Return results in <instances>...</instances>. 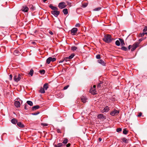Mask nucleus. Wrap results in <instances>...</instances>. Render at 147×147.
<instances>
[{"mask_svg":"<svg viewBox=\"0 0 147 147\" xmlns=\"http://www.w3.org/2000/svg\"><path fill=\"white\" fill-rule=\"evenodd\" d=\"M145 38H142L139 40V41L140 42L142 41V40H144Z\"/></svg>","mask_w":147,"mask_h":147,"instance_id":"obj_48","label":"nucleus"},{"mask_svg":"<svg viewBox=\"0 0 147 147\" xmlns=\"http://www.w3.org/2000/svg\"><path fill=\"white\" fill-rule=\"evenodd\" d=\"M40 107L39 105H36L33 107L32 108V110H35L37 109H39Z\"/></svg>","mask_w":147,"mask_h":147,"instance_id":"obj_19","label":"nucleus"},{"mask_svg":"<svg viewBox=\"0 0 147 147\" xmlns=\"http://www.w3.org/2000/svg\"><path fill=\"white\" fill-rule=\"evenodd\" d=\"M11 122L13 124H16L17 123V120L15 119H13L11 121Z\"/></svg>","mask_w":147,"mask_h":147,"instance_id":"obj_22","label":"nucleus"},{"mask_svg":"<svg viewBox=\"0 0 147 147\" xmlns=\"http://www.w3.org/2000/svg\"><path fill=\"white\" fill-rule=\"evenodd\" d=\"M122 141L125 143H128L129 141V139H127L125 138H123L121 139Z\"/></svg>","mask_w":147,"mask_h":147,"instance_id":"obj_13","label":"nucleus"},{"mask_svg":"<svg viewBox=\"0 0 147 147\" xmlns=\"http://www.w3.org/2000/svg\"><path fill=\"white\" fill-rule=\"evenodd\" d=\"M119 40L120 41V42H121V46H123L125 45V43L124 42V40L123 39L121 38H119Z\"/></svg>","mask_w":147,"mask_h":147,"instance_id":"obj_17","label":"nucleus"},{"mask_svg":"<svg viewBox=\"0 0 147 147\" xmlns=\"http://www.w3.org/2000/svg\"><path fill=\"white\" fill-rule=\"evenodd\" d=\"M62 145V143H59L58 144H57L55 145V147H61Z\"/></svg>","mask_w":147,"mask_h":147,"instance_id":"obj_30","label":"nucleus"},{"mask_svg":"<svg viewBox=\"0 0 147 147\" xmlns=\"http://www.w3.org/2000/svg\"><path fill=\"white\" fill-rule=\"evenodd\" d=\"M63 60H61L59 62V63H62L63 61Z\"/></svg>","mask_w":147,"mask_h":147,"instance_id":"obj_56","label":"nucleus"},{"mask_svg":"<svg viewBox=\"0 0 147 147\" xmlns=\"http://www.w3.org/2000/svg\"><path fill=\"white\" fill-rule=\"evenodd\" d=\"M138 43H134L132 46V48L131 49V51H134L138 47Z\"/></svg>","mask_w":147,"mask_h":147,"instance_id":"obj_9","label":"nucleus"},{"mask_svg":"<svg viewBox=\"0 0 147 147\" xmlns=\"http://www.w3.org/2000/svg\"><path fill=\"white\" fill-rule=\"evenodd\" d=\"M145 34L147 35V32H145Z\"/></svg>","mask_w":147,"mask_h":147,"instance_id":"obj_59","label":"nucleus"},{"mask_svg":"<svg viewBox=\"0 0 147 147\" xmlns=\"http://www.w3.org/2000/svg\"><path fill=\"white\" fill-rule=\"evenodd\" d=\"M80 24L78 23L75 26L76 27H79L80 26Z\"/></svg>","mask_w":147,"mask_h":147,"instance_id":"obj_47","label":"nucleus"},{"mask_svg":"<svg viewBox=\"0 0 147 147\" xmlns=\"http://www.w3.org/2000/svg\"><path fill=\"white\" fill-rule=\"evenodd\" d=\"M99 141L100 142L102 140V139L101 138H99L98 139Z\"/></svg>","mask_w":147,"mask_h":147,"instance_id":"obj_55","label":"nucleus"},{"mask_svg":"<svg viewBox=\"0 0 147 147\" xmlns=\"http://www.w3.org/2000/svg\"><path fill=\"white\" fill-rule=\"evenodd\" d=\"M144 34H145L144 32H143L142 33H141L139 35V36L140 37H142L144 36Z\"/></svg>","mask_w":147,"mask_h":147,"instance_id":"obj_39","label":"nucleus"},{"mask_svg":"<svg viewBox=\"0 0 147 147\" xmlns=\"http://www.w3.org/2000/svg\"><path fill=\"white\" fill-rule=\"evenodd\" d=\"M21 79V76L20 74H18V76L15 75L14 76L13 79L15 82H18Z\"/></svg>","mask_w":147,"mask_h":147,"instance_id":"obj_2","label":"nucleus"},{"mask_svg":"<svg viewBox=\"0 0 147 147\" xmlns=\"http://www.w3.org/2000/svg\"><path fill=\"white\" fill-rule=\"evenodd\" d=\"M68 142V140L67 139H64L62 143L64 144H66Z\"/></svg>","mask_w":147,"mask_h":147,"instance_id":"obj_35","label":"nucleus"},{"mask_svg":"<svg viewBox=\"0 0 147 147\" xmlns=\"http://www.w3.org/2000/svg\"><path fill=\"white\" fill-rule=\"evenodd\" d=\"M14 105L16 107H19L20 106V104L19 101L16 100L14 102Z\"/></svg>","mask_w":147,"mask_h":147,"instance_id":"obj_11","label":"nucleus"},{"mask_svg":"<svg viewBox=\"0 0 147 147\" xmlns=\"http://www.w3.org/2000/svg\"><path fill=\"white\" fill-rule=\"evenodd\" d=\"M121 49L124 51H127V48L125 47H123L121 48Z\"/></svg>","mask_w":147,"mask_h":147,"instance_id":"obj_37","label":"nucleus"},{"mask_svg":"<svg viewBox=\"0 0 147 147\" xmlns=\"http://www.w3.org/2000/svg\"><path fill=\"white\" fill-rule=\"evenodd\" d=\"M90 92L93 94H95L96 93V89L94 88H92L90 90Z\"/></svg>","mask_w":147,"mask_h":147,"instance_id":"obj_12","label":"nucleus"},{"mask_svg":"<svg viewBox=\"0 0 147 147\" xmlns=\"http://www.w3.org/2000/svg\"><path fill=\"white\" fill-rule=\"evenodd\" d=\"M31 8L33 10H34V8L33 7H31Z\"/></svg>","mask_w":147,"mask_h":147,"instance_id":"obj_58","label":"nucleus"},{"mask_svg":"<svg viewBox=\"0 0 147 147\" xmlns=\"http://www.w3.org/2000/svg\"><path fill=\"white\" fill-rule=\"evenodd\" d=\"M74 56V54H72L70 56H69L68 58L69 59H72Z\"/></svg>","mask_w":147,"mask_h":147,"instance_id":"obj_34","label":"nucleus"},{"mask_svg":"<svg viewBox=\"0 0 147 147\" xmlns=\"http://www.w3.org/2000/svg\"><path fill=\"white\" fill-rule=\"evenodd\" d=\"M17 125L20 127L22 128L24 127V125L21 122H18L17 123Z\"/></svg>","mask_w":147,"mask_h":147,"instance_id":"obj_21","label":"nucleus"},{"mask_svg":"<svg viewBox=\"0 0 147 147\" xmlns=\"http://www.w3.org/2000/svg\"><path fill=\"white\" fill-rule=\"evenodd\" d=\"M12 76L11 74L9 76V79L10 80H11L12 79Z\"/></svg>","mask_w":147,"mask_h":147,"instance_id":"obj_45","label":"nucleus"},{"mask_svg":"<svg viewBox=\"0 0 147 147\" xmlns=\"http://www.w3.org/2000/svg\"><path fill=\"white\" fill-rule=\"evenodd\" d=\"M109 110V107L108 106H107L103 109H101V111L102 112L104 113L105 112H108Z\"/></svg>","mask_w":147,"mask_h":147,"instance_id":"obj_10","label":"nucleus"},{"mask_svg":"<svg viewBox=\"0 0 147 147\" xmlns=\"http://www.w3.org/2000/svg\"><path fill=\"white\" fill-rule=\"evenodd\" d=\"M34 73V71L32 69H31L30 71V72L29 73V74L31 76H32L33 75V74Z\"/></svg>","mask_w":147,"mask_h":147,"instance_id":"obj_27","label":"nucleus"},{"mask_svg":"<svg viewBox=\"0 0 147 147\" xmlns=\"http://www.w3.org/2000/svg\"><path fill=\"white\" fill-rule=\"evenodd\" d=\"M63 96V94L61 93H59L57 95V98H62Z\"/></svg>","mask_w":147,"mask_h":147,"instance_id":"obj_25","label":"nucleus"},{"mask_svg":"<svg viewBox=\"0 0 147 147\" xmlns=\"http://www.w3.org/2000/svg\"><path fill=\"white\" fill-rule=\"evenodd\" d=\"M96 58L98 59H100V55H98L96 56Z\"/></svg>","mask_w":147,"mask_h":147,"instance_id":"obj_40","label":"nucleus"},{"mask_svg":"<svg viewBox=\"0 0 147 147\" xmlns=\"http://www.w3.org/2000/svg\"><path fill=\"white\" fill-rule=\"evenodd\" d=\"M66 5L65 3L64 2H62L59 3L58 5L60 9H63L65 7Z\"/></svg>","mask_w":147,"mask_h":147,"instance_id":"obj_5","label":"nucleus"},{"mask_svg":"<svg viewBox=\"0 0 147 147\" xmlns=\"http://www.w3.org/2000/svg\"><path fill=\"white\" fill-rule=\"evenodd\" d=\"M49 87V85L47 83L45 84L43 86V88L45 90H47Z\"/></svg>","mask_w":147,"mask_h":147,"instance_id":"obj_18","label":"nucleus"},{"mask_svg":"<svg viewBox=\"0 0 147 147\" xmlns=\"http://www.w3.org/2000/svg\"><path fill=\"white\" fill-rule=\"evenodd\" d=\"M49 7L51 8L53 10V11L57 10H58V9L57 7L55 6H53L51 4L49 5Z\"/></svg>","mask_w":147,"mask_h":147,"instance_id":"obj_14","label":"nucleus"},{"mask_svg":"<svg viewBox=\"0 0 147 147\" xmlns=\"http://www.w3.org/2000/svg\"><path fill=\"white\" fill-rule=\"evenodd\" d=\"M77 49V47L75 46H72L71 47V50L73 51L76 50Z\"/></svg>","mask_w":147,"mask_h":147,"instance_id":"obj_31","label":"nucleus"},{"mask_svg":"<svg viewBox=\"0 0 147 147\" xmlns=\"http://www.w3.org/2000/svg\"><path fill=\"white\" fill-rule=\"evenodd\" d=\"M49 33L51 35H53V32L51 31H49Z\"/></svg>","mask_w":147,"mask_h":147,"instance_id":"obj_49","label":"nucleus"},{"mask_svg":"<svg viewBox=\"0 0 147 147\" xmlns=\"http://www.w3.org/2000/svg\"><path fill=\"white\" fill-rule=\"evenodd\" d=\"M147 31V26L145 27L144 29L143 30V31L144 32H146Z\"/></svg>","mask_w":147,"mask_h":147,"instance_id":"obj_43","label":"nucleus"},{"mask_svg":"<svg viewBox=\"0 0 147 147\" xmlns=\"http://www.w3.org/2000/svg\"><path fill=\"white\" fill-rule=\"evenodd\" d=\"M56 60V58L55 57L52 58L51 57H49L46 60V62L47 64H49L50 63L51 61L52 62H54Z\"/></svg>","mask_w":147,"mask_h":147,"instance_id":"obj_3","label":"nucleus"},{"mask_svg":"<svg viewBox=\"0 0 147 147\" xmlns=\"http://www.w3.org/2000/svg\"><path fill=\"white\" fill-rule=\"evenodd\" d=\"M78 29L77 28H72L71 31V33L72 35H75L77 33Z\"/></svg>","mask_w":147,"mask_h":147,"instance_id":"obj_8","label":"nucleus"},{"mask_svg":"<svg viewBox=\"0 0 147 147\" xmlns=\"http://www.w3.org/2000/svg\"><path fill=\"white\" fill-rule=\"evenodd\" d=\"M97 117L98 119L102 121H103L106 118L105 116L101 114H99L97 116Z\"/></svg>","mask_w":147,"mask_h":147,"instance_id":"obj_6","label":"nucleus"},{"mask_svg":"<svg viewBox=\"0 0 147 147\" xmlns=\"http://www.w3.org/2000/svg\"><path fill=\"white\" fill-rule=\"evenodd\" d=\"M70 146V144L68 143L67 145L66 146L67 147H69Z\"/></svg>","mask_w":147,"mask_h":147,"instance_id":"obj_52","label":"nucleus"},{"mask_svg":"<svg viewBox=\"0 0 147 147\" xmlns=\"http://www.w3.org/2000/svg\"><path fill=\"white\" fill-rule=\"evenodd\" d=\"M87 100V99L86 97L82 96L81 98V100L82 102L84 103H85L86 102V100Z\"/></svg>","mask_w":147,"mask_h":147,"instance_id":"obj_20","label":"nucleus"},{"mask_svg":"<svg viewBox=\"0 0 147 147\" xmlns=\"http://www.w3.org/2000/svg\"><path fill=\"white\" fill-rule=\"evenodd\" d=\"M88 5V3H84L82 4V7L84 8L86 7Z\"/></svg>","mask_w":147,"mask_h":147,"instance_id":"obj_32","label":"nucleus"},{"mask_svg":"<svg viewBox=\"0 0 147 147\" xmlns=\"http://www.w3.org/2000/svg\"><path fill=\"white\" fill-rule=\"evenodd\" d=\"M132 47V46L131 45H129L128 47L129 50H130L131 48Z\"/></svg>","mask_w":147,"mask_h":147,"instance_id":"obj_51","label":"nucleus"},{"mask_svg":"<svg viewBox=\"0 0 147 147\" xmlns=\"http://www.w3.org/2000/svg\"><path fill=\"white\" fill-rule=\"evenodd\" d=\"M119 111L114 109L110 113V115L113 116L117 115L119 113Z\"/></svg>","mask_w":147,"mask_h":147,"instance_id":"obj_4","label":"nucleus"},{"mask_svg":"<svg viewBox=\"0 0 147 147\" xmlns=\"http://www.w3.org/2000/svg\"><path fill=\"white\" fill-rule=\"evenodd\" d=\"M103 40L105 42L107 43L111 42L112 40L111 36L109 34L105 35L103 38Z\"/></svg>","mask_w":147,"mask_h":147,"instance_id":"obj_1","label":"nucleus"},{"mask_svg":"<svg viewBox=\"0 0 147 147\" xmlns=\"http://www.w3.org/2000/svg\"><path fill=\"white\" fill-rule=\"evenodd\" d=\"M98 63L103 65H105V63L104 61L102 59H99L98 60Z\"/></svg>","mask_w":147,"mask_h":147,"instance_id":"obj_16","label":"nucleus"},{"mask_svg":"<svg viewBox=\"0 0 147 147\" xmlns=\"http://www.w3.org/2000/svg\"><path fill=\"white\" fill-rule=\"evenodd\" d=\"M40 73L42 74H44L45 73V71L44 70H42L40 71Z\"/></svg>","mask_w":147,"mask_h":147,"instance_id":"obj_38","label":"nucleus"},{"mask_svg":"<svg viewBox=\"0 0 147 147\" xmlns=\"http://www.w3.org/2000/svg\"><path fill=\"white\" fill-rule=\"evenodd\" d=\"M41 125L45 126H47L48 125V124L47 123H42Z\"/></svg>","mask_w":147,"mask_h":147,"instance_id":"obj_44","label":"nucleus"},{"mask_svg":"<svg viewBox=\"0 0 147 147\" xmlns=\"http://www.w3.org/2000/svg\"><path fill=\"white\" fill-rule=\"evenodd\" d=\"M121 130H122V129H121L120 128H118L117 129V132H119L121 131Z\"/></svg>","mask_w":147,"mask_h":147,"instance_id":"obj_41","label":"nucleus"},{"mask_svg":"<svg viewBox=\"0 0 147 147\" xmlns=\"http://www.w3.org/2000/svg\"><path fill=\"white\" fill-rule=\"evenodd\" d=\"M115 44L117 46H119L120 45V41L118 40H116L115 42Z\"/></svg>","mask_w":147,"mask_h":147,"instance_id":"obj_28","label":"nucleus"},{"mask_svg":"<svg viewBox=\"0 0 147 147\" xmlns=\"http://www.w3.org/2000/svg\"><path fill=\"white\" fill-rule=\"evenodd\" d=\"M96 86L95 85H94L93 86V87L92 88H96Z\"/></svg>","mask_w":147,"mask_h":147,"instance_id":"obj_57","label":"nucleus"},{"mask_svg":"<svg viewBox=\"0 0 147 147\" xmlns=\"http://www.w3.org/2000/svg\"><path fill=\"white\" fill-rule=\"evenodd\" d=\"M142 113L141 112H140L139 113V115H138V117H140L142 116Z\"/></svg>","mask_w":147,"mask_h":147,"instance_id":"obj_50","label":"nucleus"},{"mask_svg":"<svg viewBox=\"0 0 147 147\" xmlns=\"http://www.w3.org/2000/svg\"><path fill=\"white\" fill-rule=\"evenodd\" d=\"M101 9V7H98L93 9L94 11H98Z\"/></svg>","mask_w":147,"mask_h":147,"instance_id":"obj_33","label":"nucleus"},{"mask_svg":"<svg viewBox=\"0 0 147 147\" xmlns=\"http://www.w3.org/2000/svg\"><path fill=\"white\" fill-rule=\"evenodd\" d=\"M28 10V8L26 6H24L23 7L22 10L23 11L25 12H27Z\"/></svg>","mask_w":147,"mask_h":147,"instance_id":"obj_15","label":"nucleus"},{"mask_svg":"<svg viewBox=\"0 0 147 147\" xmlns=\"http://www.w3.org/2000/svg\"><path fill=\"white\" fill-rule=\"evenodd\" d=\"M39 92L42 93H44L45 92L44 89L42 88H40Z\"/></svg>","mask_w":147,"mask_h":147,"instance_id":"obj_26","label":"nucleus"},{"mask_svg":"<svg viewBox=\"0 0 147 147\" xmlns=\"http://www.w3.org/2000/svg\"><path fill=\"white\" fill-rule=\"evenodd\" d=\"M27 103L30 106H32L33 105V103L31 101H27Z\"/></svg>","mask_w":147,"mask_h":147,"instance_id":"obj_29","label":"nucleus"},{"mask_svg":"<svg viewBox=\"0 0 147 147\" xmlns=\"http://www.w3.org/2000/svg\"><path fill=\"white\" fill-rule=\"evenodd\" d=\"M57 132L58 133H61V132L60 130L59 129L57 130Z\"/></svg>","mask_w":147,"mask_h":147,"instance_id":"obj_54","label":"nucleus"},{"mask_svg":"<svg viewBox=\"0 0 147 147\" xmlns=\"http://www.w3.org/2000/svg\"><path fill=\"white\" fill-rule=\"evenodd\" d=\"M102 84V82L100 81V82L98 84L97 87L98 89L100 90L101 88V84Z\"/></svg>","mask_w":147,"mask_h":147,"instance_id":"obj_24","label":"nucleus"},{"mask_svg":"<svg viewBox=\"0 0 147 147\" xmlns=\"http://www.w3.org/2000/svg\"><path fill=\"white\" fill-rule=\"evenodd\" d=\"M63 12L64 14L65 15L67 14L68 13L67 9L66 8L63 9Z\"/></svg>","mask_w":147,"mask_h":147,"instance_id":"obj_23","label":"nucleus"},{"mask_svg":"<svg viewBox=\"0 0 147 147\" xmlns=\"http://www.w3.org/2000/svg\"><path fill=\"white\" fill-rule=\"evenodd\" d=\"M27 106H28V105H25V107H24L25 109L26 110L28 109V108H27Z\"/></svg>","mask_w":147,"mask_h":147,"instance_id":"obj_53","label":"nucleus"},{"mask_svg":"<svg viewBox=\"0 0 147 147\" xmlns=\"http://www.w3.org/2000/svg\"><path fill=\"white\" fill-rule=\"evenodd\" d=\"M69 85H67L65 86L64 88H63V89L64 90H65L66 89H67L69 87Z\"/></svg>","mask_w":147,"mask_h":147,"instance_id":"obj_42","label":"nucleus"},{"mask_svg":"<svg viewBox=\"0 0 147 147\" xmlns=\"http://www.w3.org/2000/svg\"><path fill=\"white\" fill-rule=\"evenodd\" d=\"M128 131L125 129H124L123 131V133L124 134H127Z\"/></svg>","mask_w":147,"mask_h":147,"instance_id":"obj_36","label":"nucleus"},{"mask_svg":"<svg viewBox=\"0 0 147 147\" xmlns=\"http://www.w3.org/2000/svg\"><path fill=\"white\" fill-rule=\"evenodd\" d=\"M39 113V112H38L37 113H32V115H36L38 114Z\"/></svg>","mask_w":147,"mask_h":147,"instance_id":"obj_46","label":"nucleus"},{"mask_svg":"<svg viewBox=\"0 0 147 147\" xmlns=\"http://www.w3.org/2000/svg\"><path fill=\"white\" fill-rule=\"evenodd\" d=\"M51 13L55 16L57 17L59 14L60 12L57 10L52 11H51Z\"/></svg>","mask_w":147,"mask_h":147,"instance_id":"obj_7","label":"nucleus"}]
</instances>
